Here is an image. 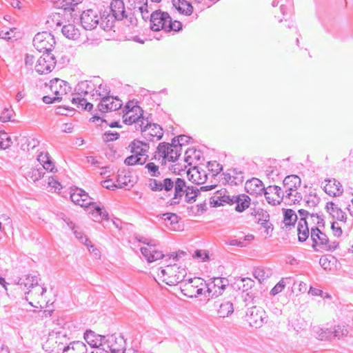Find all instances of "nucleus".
Instances as JSON below:
<instances>
[{
	"instance_id": "12",
	"label": "nucleus",
	"mask_w": 353,
	"mask_h": 353,
	"mask_svg": "<svg viewBox=\"0 0 353 353\" xmlns=\"http://www.w3.org/2000/svg\"><path fill=\"white\" fill-rule=\"evenodd\" d=\"M252 215L255 217L257 223L263 227L266 234L272 232L273 227L270 221V216L266 211L259 206H255L252 208Z\"/></svg>"
},
{
	"instance_id": "8",
	"label": "nucleus",
	"mask_w": 353,
	"mask_h": 353,
	"mask_svg": "<svg viewBox=\"0 0 353 353\" xmlns=\"http://www.w3.org/2000/svg\"><path fill=\"white\" fill-rule=\"evenodd\" d=\"M243 321L249 326L256 328L261 327L264 323L265 312L256 307H251L242 317Z\"/></svg>"
},
{
	"instance_id": "41",
	"label": "nucleus",
	"mask_w": 353,
	"mask_h": 353,
	"mask_svg": "<svg viewBox=\"0 0 353 353\" xmlns=\"http://www.w3.org/2000/svg\"><path fill=\"white\" fill-rule=\"evenodd\" d=\"M297 235L300 241H305L309 236V230L305 219H301L297 225Z\"/></svg>"
},
{
	"instance_id": "23",
	"label": "nucleus",
	"mask_w": 353,
	"mask_h": 353,
	"mask_svg": "<svg viewBox=\"0 0 353 353\" xmlns=\"http://www.w3.org/2000/svg\"><path fill=\"white\" fill-rule=\"evenodd\" d=\"M109 347L112 353H125V341L119 334H114L108 339Z\"/></svg>"
},
{
	"instance_id": "58",
	"label": "nucleus",
	"mask_w": 353,
	"mask_h": 353,
	"mask_svg": "<svg viewBox=\"0 0 353 353\" xmlns=\"http://www.w3.org/2000/svg\"><path fill=\"white\" fill-rule=\"evenodd\" d=\"M85 162L94 167L100 168L102 165V162L100 158L94 156H88L85 158Z\"/></svg>"
},
{
	"instance_id": "52",
	"label": "nucleus",
	"mask_w": 353,
	"mask_h": 353,
	"mask_svg": "<svg viewBox=\"0 0 353 353\" xmlns=\"http://www.w3.org/2000/svg\"><path fill=\"white\" fill-rule=\"evenodd\" d=\"M192 258L197 262H204L209 259V255L205 250H197L193 254Z\"/></svg>"
},
{
	"instance_id": "32",
	"label": "nucleus",
	"mask_w": 353,
	"mask_h": 353,
	"mask_svg": "<svg viewBox=\"0 0 353 353\" xmlns=\"http://www.w3.org/2000/svg\"><path fill=\"white\" fill-rule=\"evenodd\" d=\"M104 337L92 330H87L84 334V339L88 345L92 347H98L102 344Z\"/></svg>"
},
{
	"instance_id": "5",
	"label": "nucleus",
	"mask_w": 353,
	"mask_h": 353,
	"mask_svg": "<svg viewBox=\"0 0 353 353\" xmlns=\"http://www.w3.org/2000/svg\"><path fill=\"white\" fill-rule=\"evenodd\" d=\"M207 303L211 310L222 318L228 316L234 312L233 304L228 300L225 296H221V294L208 298Z\"/></svg>"
},
{
	"instance_id": "51",
	"label": "nucleus",
	"mask_w": 353,
	"mask_h": 353,
	"mask_svg": "<svg viewBox=\"0 0 353 353\" xmlns=\"http://www.w3.org/2000/svg\"><path fill=\"white\" fill-rule=\"evenodd\" d=\"M254 277L259 280V282L264 281L269 276V271L265 270L263 268H256L254 272Z\"/></svg>"
},
{
	"instance_id": "38",
	"label": "nucleus",
	"mask_w": 353,
	"mask_h": 353,
	"mask_svg": "<svg viewBox=\"0 0 353 353\" xmlns=\"http://www.w3.org/2000/svg\"><path fill=\"white\" fill-rule=\"evenodd\" d=\"M326 208L330 214L336 221H343L344 219V212L333 202H328Z\"/></svg>"
},
{
	"instance_id": "16",
	"label": "nucleus",
	"mask_w": 353,
	"mask_h": 353,
	"mask_svg": "<svg viewBox=\"0 0 353 353\" xmlns=\"http://www.w3.org/2000/svg\"><path fill=\"white\" fill-rule=\"evenodd\" d=\"M70 198L74 204L85 208V209H87L92 202V199L88 194V193L80 188H75L72 190V192L70 194Z\"/></svg>"
},
{
	"instance_id": "62",
	"label": "nucleus",
	"mask_w": 353,
	"mask_h": 353,
	"mask_svg": "<svg viewBox=\"0 0 353 353\" xmlns=\"http://www.w3.org/2000/svg\"><path fill=\"white\" fill-rule=\"evenodd\" d=\"M102 185L109 190H114L115 188H118L116 185V182H113L111 179L105 180L102 183Z\"/></svg>"
},
{
	"instance_id": "43",
	"label": "nucleus",
	"mask_w": 353,
	"mask_h": 353,
	"mask_svg": "<svg viewBox=\"0 0 353 353\" xmlns=\"http://www.w3.org/2000/svg\"><path fill=\"white\" fill-rule=\"evenodd\" d=\"M46 189L48 192L59 193L62 189V185L53 176L48 178Z\"/></svg>"
},
{
	"instance_id": "25",
	"label": "nucleus",
	"mask_w": 353,
	"mask_h": 353,
	"mask_svg": "<svg viewBox=\"0 0 353 353\" xmlns=\"http://www.w3.org/2000/svg\"><path fill=\"white\" fill-rule=\"evenodd\" d=\"M245 191L253 196L261 195L264 191L263 182L256 178H252L246 181L245 185Z\"/></svg>"
},
{
	"instance_id": "13",
	"label": "nucleus",
	"mask_w": 353,
	"mask_h": 353,
	"mask_svg": "<svg viewBox=\"0 0 353 353\" xmlns=\"http://www.w3.org/2000/svg\"><path fill=\"white\" fill-rule=\"evenodd\" d=\"M170 23V16L167 12L156 10L150 16V28L154 31L167 28Z\"/></svg>"
},
{
	"instance_id": "49",
	"label": "nucleus",
	"mask_w": 353,
	"mask_h": 353,
	"mask_svg": "<svg viewBox=\"0 0 353 353\" xmlns=\"http://www.w3.org/2000/svg\"><path fill=\"white\" fill-rule=\"evenodd\" d=\"M131 180L129 176L123 172L119 173L116 181V185L118 188H125L130 183Z\"/></svg>"
},
{
	"instance_id": "60",
	"label": "nucleus",
	"mask_w": 353,
	"mask_h": 353,
	"mask_svg": "<svg viewBox=\"0 0 353 353\" xmlns=\"http://www.w3.org/2000/svg\"><path fill=\"white\" fill-rule=\"evenodd\" d=\"M55 343L54 342L53 338H47L46 342L42 344L43 348L46 350V351H51L54 346Z\"/></svg>"
},
{
	"instance_id": "7",
	"label": "nucleus",
	"mask_w": 353,
	"mask_h": 353,
	"mask_svg": "<svg viewBox=\"0 0 353 353\" xmlns=\"http://www.w3.org/2000/svg\"><path fill=\"white\" fill-rule=\"evenodd\" d=\"M181 151L171 143H161L157 148V154L159 158L163 160L174 162L177 161L181 156Z\"/></svg>"
},
{
	"instance_id": "20",
	"label": "nucleus",
	"mask_w": 353,
	"mask_h": 353,
	"mask_svg": "<svg viewBox=\"0 0 353 353\" xmlns=\"http://www.w3.org/2000/svg\"><path fill=\"white\" fill-rule=\"evenodd\" d=\"M265 196L269 203L276 205L282 201L283 192L280 187L271 185L268 186L265 190Z\"/></svg>"
},
{
	"instance_id": "61",
	"label": "nucleus",
	"mask_w": 353,
	"mask_h": 353,
	"mask_svg": "<svg viewBox=\"0 0 353 353\" xmlns=\"http://www.w3.org/2000/svg\"><path fill=\"white\" fill-rule=\"evenodd\" d=\"M285 288V284L283 281H279L271 290V294L273 296L276 295L277 294L281 292Z\"/></svg>"
},
{
	"instance_id": "56",
	"label": "nucleus",
	"mask_w": 353,
	"mask_h": 353,
	"mask_svg": "<svg viewBox=\"0 0 353 353\" xmlns=\"http://www.w3.org/2000/svg\"><path fill=\"white\" fill-rule=\"evenodd\" d=\"M185 186V184L183 180L181 179H176L174 185L175 196H181L182 193L183 192Z\"/></svg>"
},
{
	"instance_id": "15",
	"label": "nucleus",
	"mask_w": 353,
	"mask_h": 353,
	"mask_svg": "<svg viewBox=\"0 0 353 353\" xmlns=\"http://www.w3.org/2000/svg\"><path fill=\"white\" fill-rule=\"evenodd\" d=\"M228 284V280L224 278H214L212 281L208 285L206 292L208 294V298L215 297L216 296H224L223 292Z\"/></svg>"
},
{
	"instance_id": "30",
	"label": "nucleus",
	"mask_w": 353,
	"mask_h": 353,
	"mask_svg": "<svg viewBox=\"0 0 353 353\" xmlns=\"http://www.w3.org/2000/svg\"><path fill=\"white\" fill-rule=\"evenodd\" d=\"M44 169L40 166H32L26 172V177L30 182L35 183L44 176Z\"/></svg>"
},
{
	"instance_id": "31",
	"label": "nucleus",
	"mask_w": 353,
	"mask_h": 353,
	"mask_svg": "<svg viewBox=\"0 0 353 353\" xmlns=\"http://www.w3.org/2000/svg\"><path fill=\"white\" fill-rule=\"evenodd\" d=\"M224 179L229 184L237 185L243 182V177L241 172L232 169L224 174Z\"/></svg>"
},
{
	"instance_id": "48",
	"label": "nucleus",
	"mask_w": 353,
	"mask_h": 353,
	"mask_svg": "<svg viewBox=\"0 0 353 353\" xmlns=\"http://www.w3.org/2000/svg\"><path fill=\"white\" fill-rule=\"evenodd\" d=\"M12 144L11 137L3 131L0 132V149L6 150Z\"/></svg>"
},
{
	"instance_id": "37",
	"label": "nucleus",
	"mask_w": 353,
	"mask_h": 353,
	"mask_svg": "<svg viewBox=\"0 0 353 353\" xmlns=\"http://www.w3.org/2000/svg\"><path fill=\"white\" fill-rule=\"evenodd\" d=\"M347 330L345 328L344 325H337L333 332H328L329 335L328 336H321L320 339L321 340H325V339H341L342 337L345 336L347 335Z\"/></svg>"
},
{
	"instance_id": "10",
	"label": "nucleus",
	"mask_w": 353,
	"mask_h": 353,
	"mask_svg": "<svg viewBox=\"0 0 353 353\" xmlns=\"http://www.w3.org/2000/svg\"><path fill=\"white\" fill-rule=\"evenodd\" d=\"M100 19V12L97 10L92 8L84 10L80 18L81 26L84 29L88 30L94 29L98 26Z\"/></svg>"
},
{
	"instance_id": "42",
	"label": "nucleus",
	"mask_w": 353,
	"mask_h": 353,
	"mask_svg": "<svg viewBox=\"0 0 353 353\" xmlns=\"http://www.w3.org/2000/svg\"><path fill=\"white\" fill-rule=\"evenodd\" d=\"M192 141V139L186 135H180L172 140L173 145H175L181 151H182L183 148L186 147Z\"/></svg>"
},
{
	"instance_id": "27",
	"label": "nucleus",
	"mask_w": 353,
	"mask_h": 353,
	"mask_svg": "<svg viewBox=\"0 0 353 353\" xmlns=\"http://www.w3.org/2000/svg\"><path fill=\"white\" fill-rule=\"evenodd\" d=\"M174 8L179 14L190 16L194 10L192 3L188 0H172Z\"/></svg>"
},
{
	"instance_id": "22",
	"label": "nucleus",
	"mask_w": 353,
	"mask_h": 353,
	"mask_svg": "<svg viewBox=\"0 0 353 353\" xmlns=\"http://www.w3.org/2000/svg\"><path fill=\"white\" fill-rule=\"evenodd\" d=\"M142 133L143 137L149 141L159 140L163 134L162 128L155 123H149L145 125Z\"/></svg>"
},
{
	"instance_id": "28",
	"label": "nucleus",
	"mask_w": 353,
	"mask_h": 353,
	"mask_svg": "<svg viewBox=\"0 0 353 353\" xmlns=\"http://www.w3.org/2000/svg\"><path fill=\"white\" fill-rule=\"evenodd\" d=\"M110 8L114 19L121 20L125 17L124 3L122 0H112Z\"/></svg>"
},
{
	"instance_id": "3",
	"label": "nucleus",
	"mask_w": 353,
	"mask_h": 353,
	"mask_svg": "<svg viewBox=\"0 0 353 353\" xmlns=\"http://www.w3.org/2000/svg\"><path fill=\"white\" fill-rule=\"evenodd\" d=\"M70 88L67 82L55 78L41 86L39 94L45 103H52L60 101Z\"/></svg>"
},
{
	"instance_id": "29",
	"label": "nucleus",
	"mask_w": 353,
	"mask_h": 353,
	"mask_svg": "<svg viewBox=\"0 0 353 353\" xmlns=\"http://www.w3.org/2000/svg\"><path fill=\"white\" fill-rule=\"evenodd\" d=\"M201 152L194 147L188 148L185 152V161L188 165H195L201 159Z\"/></svg>"
},
{
	"instance_id": "36",
	"label": "nucleus",
	"mask_w": 353,
	"mask_h": 353,
	"mask_svg": "<svg viewBox=\"0 0 353 353\" xmlns=\"http://www.w3.org/2000/svg\"><path fill=\"white\" fill-rule=\"evenodd\" d=\"M63 353H87V347L83 342L73 341L63 349Z\"/></svg>"
},
{
	"instance_id": "45",
	"label": "nucleus",
	"mask_w": 353,
	"mask_h": 353,
	"mask_svg": "<svg viewBox=\"0 0 353 353\" xmlns=\"http://www.w3.org/2000/svg\"><path fill=\"white\" fill-rule=\"evenodd\" d=\"M283 222L285 225H292L297 220V216L294 210L291 209H285L283 212Z\"/></svg>"
},
{
	"instance_id": "40",
	"label": "nucleus",
	"mask_w": 353,
	"mask_h": 353,
	"mask_svg": "<svg viewBox=\"0 0 353 353\" xmlns=\"http://www.w3.org/2000/svg\"><path fill=\"white\" fill-rule=\"evenodd\" d=\"M73 108L90 110L92 108V104L88 103L84 98L76 95L72 99Z\"/></svg>"
},
{
	"instance_id": "35",
	"label": "nucleus",
	"mask_w": 353,
	"mask_h": 353,
	"mask_svg": "<svg viewBox=\"0 0 353 353\" xmlns=\"http://www.w3.org/2000/svg\"><path fill=\"white\" fill-rule=\"evenodd\" d=\"M61 32L70 40H75L80 36V31L74 23H68L63 26Z\"/></svg>"
},
{
	"instance_id": "59",
	"label": "nucleus",
	"mask_w": 353,
	"mask_h": 353,
	"mask_svg": "<svg viewBox=\"0 0 353 353\" xmlns=\"http://www.w3.org/2000/svg\"><path fill=\"white\" fill-rule=\"evenodd\" d=\"M309 294L312 296H320L323 298H330V296L327 293L323 292L322 290L315 288H310Z\"/></svg>"
},
{
	"instance_id": "55",
	"label": "nucleus",
	"mask_w": 353,
	"mask_h": 353,
	"mask_svg": "<svg viewBox=\"0 0 353 353\" xmlns=\"http://www.w3.org/2000/svg\"><path fill=\"white\" fill-rule=\"evenodd\" d=\"M12 115V110L10 108H6L0 113V121L3 123L10 121Z\"/></svg>"
},
{
	"instance_id": "44",
	"label": "nucleus",
	"mask_w": 353,
	"mask_h": 353,
	"mask_svg": "<svg viewBox=\"0 0 353 353\" xmlns=\"http://www.w3.org/2000/svg\"><path fill=\"white\" fill-rule=\"evenodd\" d=\"M40 54H28L25 58V67L28 70H35L36 71V62L37 59L39 58Z\"/></svg>"
},
{
	"instance_id": "24",
	"label": "nucleus",
	"mask_w": 353,
	"mask_h": 353,
	"mask_svg": "<svg viewBox=\"0 0 353 353\" xmlns=\"http://www.w3.org/2000/svg\"><path fill=\"white\" fill-rule=\"evenodd\" d=\"M136 143H133L132 154L125 159V163L128 165H143L147 161V154L143 149L140 152L135 150Z\"/></svg>"
},
{
	"instance_id": "57",
	"label": "nucleus",
	"mask_w": 353,
	"mask_h": 353,
	"mask_svg": "<svg viewBox=\"0 0 353 353\" xmlns=\"http://www.w3.org/2000/svg\"><path fill=\"white\" fill-rule=\"evenodd\" d=\"M128 3L134 8H138L141 12L147 3V0H128Z\"/></svg>"
},
{
	"instance_id": "47",
	"label": "nucleus",
	"mask_w": 353,
	"mask_h": 353,
	"mask_svg": "<svg viewBox=\"0 0 353 353\" xmlns=\"http://www.w3.org/2000/svg\"><path fill=\"white\" fill-rule=\"evenodd\" d=\"M82 2L83 0H63L61 8L65 11H74Z\"/></svg>"
},
{
	"instance_id": "2",
	"label": "nucleus",
	"mask_w": 353,
	"mask_h": 353,
	"mask_svg": "<svg viewBox=\"0 0 353 353\" xmlns=\"http://www.w3.org/2000/svg\"><path fill=\"white\" fill-rule=\"evenodd\" d=\"M19 283L25 288V298L29 305L36 311H43V317L50 316L54 311L55 296L42 281L36 276L25 275L20 278Z\"/></svg>"
},
{
	"instance_id": "6",
	"label": "nucleus",
	"mask_w": 353,
	"mask_h": 353,
	"mask_svg": "<svg viewBox=\"0 0 353 353\" xmlns=\"http://www.w3.org/2000/svg\"><path fill=\"white\" fill-rule=\"evenodd\" d=\"M34 46L40 52H49L52 51L55 45L54 36L48 32H39L33 39Z\"/></svg>"
},
{
	"instance_id": "46",
	"label": "nucleus",
	"mask_w": 353,
	"mask_h": 353,
	"mask_svg": "<svg viewBox=\"0 0 353 353\" xmlns=\"http://www.w3.org/2000/svg\"><path fill=\"white\" fill-rule=\"evenodd\" d=\"M250 199L245 195H241L236 199V210L238 212H243L250 205Z\"/></svg>"
},
{
	"instance_id": "4",
	"label": "nucleus",
	"mask_w": 353,
	"mask_h": 353,
	"mask_svg": "<svg viewBox=\"0 0 353 353\" xmlns=\"http://www.w3.org/2000/svg\"><path fill=\"white\" fill-rule=\"evenodd\" d=\"M208 284L201 277L187 280L181 287V294L187 298H196L206 292Z\"/></svg>"
},
{
	"instance_id": "54",
	"label": "nucleus",
	"mask_w": 353,
	"mask_h": 353,
	"mask_svg": "<svg viewBox=\"0 0 353 353\" xmlns=\"http://www.w3.org/2000/svg\"><path fill=\"white\" fill-rule=\"evenodd\" d=\"M101 26L106 31L111 30L114 27V20L112 17L108 15L103 18L101 17Z\"/></svg>"
},
{
	"instance_id": "18",
	"label": "nucleus",
	"mask_w": 353,
	"mask_h": 353,
	"mask_svg": "<svg viewBox=\"0 0 353 353\" xmlns=\"http://www.w3.org/2000/svg\"><path fill=\"white\" fill-rule=\"evenodd\" d=\"M121 106L122 101L119 98L107 97L102 99L98 107L101 112H108L117 110Z\"/></svg>"
},
{
	"instance_id": "17",
	"label": "nucleus",
	"mask_w": 353,
	"mask_h": 353,
	"mask_svg": "<svg viewBox=\"0 0 353 353\" xmlns=\"http://www.w3.org/2000/svg\"><path fill=\"white\" fill-rule=\"evenodd\" d=\"M312 247L316 250L326 249L329 242L327 236L318 228L312 229Z\"/></svg>"
},
{
	"instance_id": "39",
	"label": "nucleus",
	"mask_w": 353,
	"mask_h": 353,
	"mask_svg": "<svg viewBox=\"0 0 353 353\" xmlns=\"http://www.w3.org/2000/svg\"><path fill=\"white\" fill-rule=\"evenodd\" d=\"M187 163L185 161V159L180 160V161H176L173 162V164L170 167V170L178 175H187Z\"/></svg>"
},
{
	"instance_id": "63",
	"label": "nucleus",
	"mask_w": 353,
	"mask_h": 353,
	"mask_svg": "<svg viewBox=\"0 0 353 353\" xmlns=\"http://www.w3.org/2000/svg\"><path fill=\"white\" fill-rule=\"evenodd\" d=\"M208 166L212 168L211 170L214 174L219 173L222 169L221 166L216 161L209 162Z\"/></svg>"
},
{
	"instance_id": "53",
	"label": "nucleus",
	"mask_w": 353,
	"mask_h": 353,
	"mask_svg": "<svg viewBox=\"0 0 353 353\" xmlns=\"http://www.w3.org/2000/svg\"><path fill=\"white\" fill-rule=\"evenodd\" d=\"M344 227V222L343 221H335L333 222L331 226L332 233L335 236H341L343 232V228Z\"/></svg>"
},
{
	"instance_id": "9",
	"label": "nucleus",
	"mask_w": 353,
	"mask_h": 353,
	"mask_svg": "<svg viewBox=\"0 0 353 353\" xmlns=\"http://www.w3.org/2000/svg\"><path fill=\"white\" fill-rule=\"evenodd\" d=\"M143 116V110L137 103L134 101H128L124 108L123 116V122L128 125L136 123Z\"/></svg>"
},
{
	"instance_id": "11",
	"label": "nucleus",
	"mask_w": 353,
	"mask_h": 353,
	"mask_svg": "<svg viewBox=\"0 0 353 353\" xmlns=\"http://www.w3.org/2000/svg\"><path fill=\"white\" fill-rule=\"evenodd\" d=\"M56 66V59L53 54L49 52L43 53L36 62V72L39 74H48Z\"/></svg>"
},
{
	"instance_id": "50",
	"label": "nucleus",
	"mask_w": 353,
	"mask_h": 353,
	"mask_svg": "<svg viewBox=\"0 0 353 353\" xmlns=\"http://www.w3.org/2000/svg\"><path fill=\"white\" fill-rule=\"evenodd\" d=\"M254 285V281L250 278H243L241 280V284L239 287L243 292H248Z\"/></svg>"
},
{
	"instance_id": "19",
	"label": "nucleus",
	"mask_w": 353,
	"mask_h": 353,
	"mask_svg": "<svg viewBox=\"0 0 353 353\" xmlns=\"http://www.w3.org/2000/svg\"><path fill=\"white\" fill-rule=\"evenodd\" d=\"M187 177L189 181L195 184H203L207 180L205 170L196 165L188 170Z\"/></svg>"
},
{
	"instance_id": "21",
	"label": "nucleus",
	"mask_w": 353,
	"mask_h": 353,
	"mask_svg": "<svg viewBox=\"0 0 353 353\" xmlns=\"http://www.w3.org/2000/svg\"><path fill=\"white\" fill-rule=\"evenodd\" d=\"M86 210L97 221H102L108 219V213L104 206L99 203L92 201Z\"/></svg>"
},
{
	"instance_id": "34",
	"label": "nucleus",
	"mask_w": 353,
	"mask_h": 353,
	"mask_svg": "<svg viewBox=\"0 0 353 353\" xmlns=\"http://www.w3.org/2000/svg\"><path fill=\"white\" fill-rule=\"evenodd\" d=\"M284 187L290 191V194L292 191L296 190L301 185V179L296 175H290L283 180Z\"/></svg>"
},
{
	"instance_id": "1",
	"label": "nucleus",
	"mask_w": 353,
	"mask_h": 353,
	"mask_svg": "<svg viewBox=\"0 0 353 353\" xmlns=\"http://www.w3.org/2000/svg\"><path fill=\"white\" fill-rule=\"evenodd\" d=\"M190 259L189 255L183 251L166 254L163 261L158 263L159 267L153 269L154 279L160 285L176 286L187 276V270L182 264Z\"/></svg>"
},
{
	"instance_id": "26",
	"label": "nucleus",
	"mask_w": 353,
	"mask_h": 353,
	"mask_svg": "<svg viewBox=\"0 0 353 353\" xmlns=\"http://www.w3.org/2000/svg\"><path fill=\"white\" fill-rule=\"evenodd\" d=\"M323 190L332 196H339L343 191L341 184L336 179L325 180Z\"/></svg>"
},
{
	"instance_id": "33",
	"label": "nucleus",
	"mask_w": 353,
	"mask_h": 353,
	"mask_svg": "<svg viewBox=\"0 0 353 353\" xmlns=\"http://www.w3.org/2000/svg\"><path fill=\"white\" fill-rule=\"evenodd\" d=\"M37 160L40 163L39 166L42 167L43 169L50 172H53L55 170L54 163L48 153L41 152L38 156Z\"/></svg>"
},
{
	"instance_id": "14",
	"label": "nucleus",
	"mask_w": 353,
	"mask_h": 353,
	"mask_svg": "<svg viewBox=\"0 0 353 353\" xmlns=\"http://www.w3.org/2000/svg\"><path fill=\"white\" fill-rule=\"evenodd\" d=\"M141 251L148 262L163 261L165 256L163 252L154 245L146 244L141 248Z\"/></svg>"
},
{
	"instance_id": "64",
	"label": "nucleus",
	"mask_w": 353,
	"mask_h": 353,
	"mask_svg": "<svg viewBox=\"0 0 353 353\" xmlns=\"http://www.w3.org/2000/svg\"><path fill=\"white\" fill-rule=\"evenodd\" d=\"M146 168L152 176H156V174L159 170V167L157 165H156L154 163H149L147 164Z\"/></svg>"
}]
</instances>
